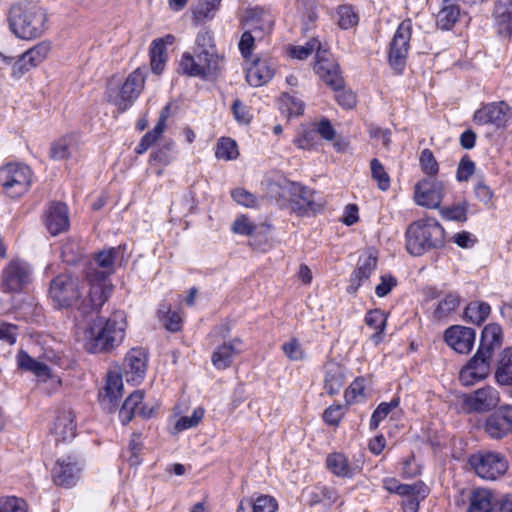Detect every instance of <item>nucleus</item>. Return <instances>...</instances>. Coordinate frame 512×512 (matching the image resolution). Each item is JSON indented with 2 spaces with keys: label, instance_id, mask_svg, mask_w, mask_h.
I'll return each instance as SVG.
<instances>
[{
  "label": "nucleus",
  "instance_id": "f257e3e1",
  "mask_svg": "<svg viewBox=\"0 0 512 512\" xmlns=\"http://www.w3.org/2000/svg\"><path fill=\"white\" fill-rule=\"evenodd\" d=\"M127 319L122 310L108 318L96 317L83 330V345L92 354L109 353L119 347L126 335Z\"/></svg>",
  "mask_w": 512,
  "mask_h": 512
},
{
  "label": "nucleus",
  "instance_id": "f03ea898",
  "mask_svg": "<svg viewBox=\"0 0 512 512\" xmlns=\"http://www.w3.org/2000/svg\"><path fill=\"white\" fill-rule=\"evenodd\" d=\"M119 255L118 247H110L95 253L87 261L84 279L89 287V306L102 307L113 290L110 277L115 273V261Z\"/></svg>",
  "mask_w": 512,
  "mask_h": 512
},
{
  "label": "nucleus",
  "instance_id": "7ed1b4c3",
  "mask_svg": "<svg viewBox=\"0 0 512 512\" xmlns=\"http://www.w3.org/2000/svg\"><path fill=\"white\" fill-rule=\"evenodd\" d=\"M8 20L16 37L31 40L46 30L47 13L37 1L23 0L10 8Z\"/></svg>",
  "mask_w": 512,
  "mask_h": 512
},
{
  "label": "nucleus",
  "instance_id": "20e7f679",
  "mask_svg": "<svg viewBox=\"0 0 512 512\" xmlns=\"http://www.w3.org/2000/svg\"><path fill=\"white\" fill-rule=\"evenodd\" d=\"M48 296L55 308L75 307L83 316L98 313L102 308L85 305L89 304V291L86 297H82L79 279L69 274H59L51 280Z\"/></svg>",
  "mask_w": 512,
  "mask_h": 512
},
{
  "label": "nucleus",
  "instance_id": "39448f33",
  "mask_svg": "<svg viewBox=\"0 0 512 512\" xmlns=\"http://www.w3.org/2000/svg\"><path fill=\"white\" fill-rule=\"evenodd\" d=\"M445 245V231L434 218L412 222L405 232V247L412 256H422L426 252Z\"/></svg>",
  "mask_w": 512,
  "mask_h": 512
},
{
  "label": "nucleus",
  "instance_id": "423d86ee",
  "mask_svg": "<svg viewBox=\"0 0 512 512\" xmlns=\"http://www.w3.org/2000/svg\"><path fill=\"white\" fill-rule=\"evenodd\" d=\"M146 75L147 69L138 67L126 77L124 82H120L114 77L109 79L105 91L106 100L117 107L119 112L127 111L142 93Z\"/></svg>",
  "mask_w": 512,
  "mask_h": 512
},
{
  "label": "nucleus",
  "instance_id": "0eeeda50",
  "mask_svg": "<svg viewBox=\"0 0 512 512\" xmlns=\"http://www.w3.org/2000/svg\"><path fill=\"white\" fill-rule=\"evenodd\" d=\"M224 58L217 51L185 52L182 54L179 69L190 77L212 79L218 76L223 68Z\"/></svg>",
  "mask_w": 512,
  "mask_h": 512
},
{
  "label": "nucleus",
  "instance_id": "6e6552de",
  "mask_svg": "<svg viewBox=\"0 0 512 512\" xmlns=\"http://www.w3.org/2000/svg\"><path fill=\"white\" fill-rule=\"evenodd\" d=\"M33 172L22 163H8L0 167V187L10 198L26 194L33 182Z\"/></svg>",
  "mask_w": 512,
  "mask_h": 512
},
{
  "label": "nucleus",
  "instance_id": "1a4fd4ad",
  "mask_svg": "<svg viewBox=\"0 0 512 512\" xmlns=\"http://www.w3.org/2000/svg\"><path fill=\"white\" fill-rule=\"evenodd\" d=\"M316 74L335 92L337 103L345 109H352L356 105V96L351 90L344 89V79L339 66L335 61H327L319 56Z\"/></svg>",
  "mask_w": 512,
  "mask_h": 512
},
{
  "label": "nucleus",
  "instance_id": "9d476101",
  "mask_svg": "<svg viewBox=\"0 0 512 512\" xmlns=\"http://www.w3.org/2000/svg\"><path fill=\"white\" fill-rule=\"evenodd\" d=\"M469 464L479 477L486 480H496L504 475L508 469V461L505 456L492 451L471 455Z\"/></svg>",
  "mask_w": 512,
  "mask_h": 512
},
{
  "label": "nucleus",
  "instance_id": "9b49d317",
  "mask_svg": "<svg viewBox=\"0 0 512 512\" xmlns=\"http://www.w3.org/2000/svg\"><path fill=\"white\" fill-rule=\"evenodd\" d=\"M411 35L412 21L405 19L398 25L390 42L388 61L392 69L398 73H401L405 67Z\"/></svg>",
  "mask_w": 512,
  "mask_h": 512
},
{
  "label": "nucleus",
  "instance_id": "f8f14e48",
  "mask_svg": "<svg viewBox=\"0 0 512 512\" xmlns=\"http://www.w3.org/2000/svg\"><path fill=\"white\" fill-rule=\"evenodd\" d=\"M49 52L50 44L47 42H40L24 52L14 62L12 57H7L0 52V61L5 62L6 64H12L11 76L14 79H20L26 73L41 64L47 58Z\"/></svg>",
  "mask_w": 512,
  "mask_h": 512
},
{
  "label": "nucleus",
  "instance_id": "ddd939ff",
  "mask_svg": "<svg viewBox=\"0 0 512 512\" xmlns=\"http://www.w3.org/2000/svg\"><path fill=\"white\" fill-rule=\"evenodd\" d=\"M499 402L500 393L491 385H485L462 395V405L468 413H485L495 410Z\"/></svg>",
  "mask_w": 512,
  "mask_h": 512
},
{
  "label": "nucleus",
  "instance_id": "4468645a",
  "mask_svg": "<svg viewBox=\"0 0 512 512\" xmlns=\"http://www.w3.org/2000/svg\"><path fill=\"white\" fill-rule=\"evenodd\" d=\"M445 196V183L436 178H423L414 186V201L428 209H439Z\"/></svg>",
  "mask_w": 512,
  "mask_h": 512
},
{
  "label": "nucleus",
  "instance_id": "2eb2a0df",
  "mask_svg": "<svg viewBox=\"0 0 512 512\" xmlns=\"http://www.w3.org/2000/svg\"><path fill=\"white\" fill-rule=\"evenodd\" d=\"M493 355L477 349L474 356L460 370L459 379L464 386L473 385L477 381L486 379L491 371Z\"/></svg>",
  "mask_w": 512,
  "mask_h": 512
},
{
  "label": "nucleus",
  "instance_id": "dca6fc26",
  "mask_svg": "<svg viewBox=\"0 0 512 512\" xmlns=\"http://www.w3.org/2000/svg\"><path fill=\"white\" fill-rule=\"evenodd\" d=\"M473 119L478 125L505 127L512 120V108L504 101L491 102L476 110Z\"/></svg>",
  "mask_w": 512,
  "mask_h": 512
},
{
  "label": "nucleus",
  "instance_id": "f3484780",
  "mask_svg": "<svg viewBox=\"0 0 512 512\" xmlns=\"http://www.w3.org/2000/svg\"><path fill=\"white\" fill-rule=\"evenodd\" d=\"M484 431L492 439H503L512 433V405L503 404L485 420Z\"/></svg>",
  "mask_w": 512,
  "mask_h": 512
},
{
  "label": "nucleus",
  "instance_id": "a211bd4d",
  "mask_svg": "<svg viewBox=\"0 0 512 512\" xmlns=\"http://www.w3.org/2000/svg\"><path fill=\"white\" fill-rule=\"evenodd\" d=\"M29 265L20 259H14L2 270L1 280L5 291L19 292L30 281Z\"/></svg>",
  "mask_w": 512,
  "mask_h": 512
},
{
  "label": "nucleus",
  "instance_id": "6ab92c4d",
  "mask_svg": "<svg viewBox=\"0 0 512 512\" xmlns=\"http://www.w3.org/2000/svg\"><path fill=\"white\" fill-rule=\"evenodd\" d=\"M291 209L300 216H309L321 211L323 205L315 200V191L294 183L290 185Z\"/></svg>",
  "mask_w": 512,
  "mask_h": 512
},
{
  "label": "nucleus",
  "instance_id": "aec40b11",
  "mask_svg": "<svg viewBox=\"0 0 512 512\" xmlns=\"http://www.w3.org/2000/svg\"><path fill=\"white\" fill-rule=\"evenodd\" d=\"M81 464L75 456H65L58 459L51 471L53 482L57 486L70 488L80 478Z\"/></svg>",
  "mask_w": 512,
  "mask_h": 512
},
{
  "label": "nucleus",
  "instance_id": "412c9836",
  "mask_svg": "<svg viewBox=\"0 0 512 512\" xmlns=\"http://www.w3.org/2000/svg\"><path fill=\"white\" fill-rule=\"evenodd\" d=\"M378 258L374 250L369 249L358 258L355 269L350 275L347 292L355 294L376 270Z\"/></svg>",
  "mask_w": 512,
  "mask_h": 512
},
{
  "label": "nucleus",
  "instance_id": "4be33fe9",
  "mask_svg": "<svg viewBox=\"0 0 512 512\" xmlns=\"http://www.w3.org/2000/svg\"><path fill=\"white\" fill-rule=\"evenodd\" d=\"M42 219L44 226L52 236L63 233L70 226L68 206L60 201H52L47 205Z\"/></svg>",
  "mask_w": 512,
  "mask_h": 512
},
{
  "label": "nucleus",
  "instance_id": "5701e85b",
  "mask_svg": "<svg viewBox=\"0 0 512 512\" xmlns=\"http://www.w3.org/2000/svg\"><path fill=\"white\" fill-rule=\"evenodd\" d=\"M148 354L143 348H132L125 357L124 371L128 383L140 384L147 371Z\"/></svg>",
  "mask_w": 512,
  "mask_h": 512
},
{
  "label": "nucleus",
  "instance_id": "b1692460",
  "mask_svg": "<svg viewBox=\"0 0 512 512\" xmlns=\"http://www.w3.org/2000/svg\"><path fill=\"white\" fill-rule=\"evenodd\" d=\"M476 332L473 328L454 325L444 332V340L449 347L460 354L469 353L475 343Z\"/></svg>",
  "mask_w": 512,
  "mask_h": 512
},
{
  "label": "nucleus",
  "instance_id": "393cba45",
  "mask_svg": "<svg viewBox=\"0 0 512 512\" xmlns=\"http://www.w3.org/2000/svg\"><path fill=\"white\" fill-rule=\"evenodd\" d=\"M302 496L305 504L310 507L316 505L331 507L339 497L335 488L321 483L305 488L302 492Z\"/></svg>",
  "mask_w": 512,
  "mask_h": 512
},
{
  "label": "nucleus",
  "instance_id": "a878e982",
  "mask_svg": "<svg viewBox=\"0 0 512 512\" xmlns=\"http://www.w3.org/2000/svg\"><path fill=\"white\" fill-rule=\"evenodd\" d=\"M175 37L167 34L164 37L154 39L149 47L150 66L153 73L160 75L166 66L168 45H172Z\"/></svg>",
  "mask_w": 512,
  "mask_h": 512
},
{
  "label": "nucleus",
  "instance_id": "bb28decb",
  "mask_svg": "<svg viewBox=\"0 0 512 512\" xmlns=\"http://www.w3.org/2000/svg\"><path fill=\"white\" fill-rule=\"evenodd\" d=\"M440 9L436 14V27L442 31L451 30L460 20L462 10L459 0H439Z\"/></svg>",
  "mask_w": 512,
  "mask_h": 512
},
{
  "label": "nucleus",
  "instance_id": "cd10ccee",
  "mask_svg": "<svg viewBox=\"0 0 512 512\" xmlns=\"http://www.w3.org/2000/svg\"><path fill=\"white\" fill-rule=\"evenodd\" d=\"M144 393L140 390L132 392L122 404L119 410V418L123 424L129 423L134 415L139 414L144 418H149L152 411H146L142 406Z\"/></svg>",
  "mask_w": 512,
  "mask_h": 512
},
{
  "label": "nucleus",
  "instance_id": "c85d7f7f",
  "mask_svg": "<svg viewBox=\"0 0 512 512\" xmlns=\"http://www.w3.org/2000/svg\"><path fill=\"white\" fill-rule=\"evenodd\" d=\"M242 344L243 342L240 338H234L230 342L217 347L211 357L213 365L220 370L228 368L234 356L241 353Z\"/></svg>",
  "mask_w": 512,
  "mask_h": 512
},
{
  "label": "nucleus",
  "instance_id": "c756f323",
  "mask_svg": "<svg viewBox=\"0 0 512 512\" xmlns=\"http://www.w3.org/2000/svg\"><path fill=\"white\" fill-rule=\"evenodd\" d=\"M313 52L315 53V65L314 70L316 71V66L318 65L319 61H321L320 57L323 56V59H326L327 61H333L330 56V52L327 49L322 48L321 42L317 38L310 39L305 45L300 46H292L289 49V55L292 58H296L299 60L307 59Z\"/></svg>",
  "mask_w": 512,
  "mask_h": 512
},
{
  "label": "nucleus",
  "instance_id": "7c9ffc66",
  "mask_svg": "<svg viewBox=\"0 0 512 512\" xmlns=\"http://www.w3.org/2000/svg\"><path fill=\"white\" fill-rule=\"evenodd\" d=\"M494 379L500 386H512V347H506L498 354Z\"/></svg>",
  "mask_w": 512,
  "mask_h": 512
},
{
  "label": "nucleus",
  "instance_id": "2f4dec72",
  "mask_svg": "<svg viewBox=\"0 0 512 512\" xmlns=\"http://www.w3.org/2000/svg\"><path fill=\"white\" fill-rule=\"evenodd\" d=\"M123 383L120 375L109 374L104 388V393L100 395V402L110 412L117 407L118 400L122 397Z\"/></svg>",
  "mask_w": 512,
  "mask_h": 512
},
{
  "label": "nucleus",
  "instance_id": "473e14b6",
  "mask_svg": "<svg viewBox=\"0 0 512 512\" xmlns=\"http://www.w3.org/2000/svg\"><path fill=\"white\" fill-rule=\"evenodd\" d=\"M387 319L388 314L380 309H371L365 315V324L374 330V333L370 336V340L376 346L384 340Z\"/></svg>",
  "mask_w": 512,
  "mask_h": 512
},
{
  "label": "nucleus",
  "instance_id": "72a5a7b5",
  "mask_svg": "<svg viewBox=\"0 0 512 512\" xmlns=\"http://www.w3.org/2000/svg\"><path fill=\"white\" fill-rule=\"evenodd\" d=\"M53 433L57 442L69 441L75 437L76 425L71 411L64 410L58 413L54 422Z\"/></svg>",
  "mask_w": 512,
  "mask_h": 512
},
{
  "label": "nucleus",
  "instance_id": "f704fd0d",
  "mask_svg": "<svg viewBox=\"0 0 512 512\" xmlns=\"http://www.w3.org/2000/svg\"><path fill=\"white\" fill-rule=\"evenodd\" d=\"M493 15L499 33L512 37V0H497Z\"/></svg>",
  "mask_w": 512,
  "mask_h": 512
},
{
  "label": "nucleus",
  "instance_id": "c9c22d12",
  "mask_svg": "<svg viewBox=\"0 0 512 512\" xmlns=\"http://www.w3.org/2000/svg\"><path fill=\"white\" fill-rule=\"evenodd\" d=\"M502 343L503 331L501 326L497 323H490L482 330L478 349L494 355L495 350L500 348Z\"/></svg>",
  "mask_w": 512,
  "mask_h": 512
},
{
  "label": "nucleus",
  "instance_id": "e433bc0d",
  "mask_svg": "<svg viewBox=\"0 0 512 512\" xmlns=\"http://www.w3.org/2000/svg\"><path fill=\"white\" fill-rule=\"evenodd\" d=\"M493 494L485 488L473 489L469 495L467 512H493Z\"/></svg>",
  "mask_w": 512,
  "mask_h": 512
},
{
  "label": "nucleus",
  "instance_id": "4c0bfd02",
  "mask_svg": "<svg viewBox=\"0 0 512 512\" xmlns=\"http://www.w3.org/2000/svg\"><path fill=\"white\" fill-rule=\"evenodd\" d=\"M326 467L337 477L351 478L354 475V469L347 456L340 452H334L327 455Z\"/></svg>",
  "mask_w": 512,
  "mask_h": 512
},
{
  "label": "nucleus",
  "instance_id": "58836bf2",
  "mask_svg": "<svg viewBox=\"0 0 512 512\" xmlns=\"http://www.w3.org/2000/svg\"><path fill=\"white\" fill-rule=\"evenodd\" d=\"M273 77V70L266 62L258 61L246 71V81L253 87L266 84Z\"/></svg>",
  "mask_w": 512,
  "mask_h": 512
},
{
  "label": "nucleus",
  "instance_id": "ea45409f",
  "mask_svg": "<svg viewBox=\"0 0 512 512\" xmlns=\"http://www.w3.org/2000/svg\"><path fill=\"white\" fill-rule=\"evenodd\" d=\"M222 0H198L192 10L193 20L196 24H201L212 20L219 10Z\"/></svg>",
  "mask_w": 512,
  "mask_h": 512
},
{
  "label": "nucleus",
  "instance_id": "a19ab883",
  "mask_svg": "<svg viewBox=\"0 0 512 512\" xmlns=\"http://www.w3.org/2000/svg\"><path fill=\"white\" fill-rule=\"evenodd\" d=\"M344 385V374L337 364H329L325 368L324 388L329 395L339 393Z\"/></svg>",
  "mask_w": 512,
  "mask_h": 512
},
{
  "label": "nucleus",
  "instance_id": "79ce46f5",
  "mask_svg": "<svg viewBox=\"0 0 512 512\" xmlns=\"http://www.w3.org/2000/svg\"><path fill=\"white\" fill-rule=\"evenodd\" d=\"M17 363L20 369L32 372L37 377H48L50 375V369L45 363L37 361L23 350L17 354Z\"/></svg>",
  "mask_w": 512,
  "mask_h": 512
},
{
  "label": "nucleus",
  "instance_id": "37998d69",
  "mask_svg": "<svg viewBox=\"0 0 512 512\" xmlns=\"http://www.w3.org/2000/svg\"><path fill=\"white\" fill-rule=\"evenodd\" d=\"M491 306L484 301H472L464 310L465 320L476 325L482 324L490 315Z\"/></svg>",
  "mask_w": 512,
  "mask_h": 512
},
{
  "label": "nucleus",
  "instance_id": "c03bdc74",
  "mask_svg": "<svg viewBox=\"0 0 512 512\" xmlns=\"http://www.w3.org/2000/svg\"><path fill=\"white\" fill-rule=\"evenodd\" d=\"M460 304V296L455 292L448 293L436 306L433 312L435 319L448 317Z\"/></svg>",
  "mask_w": 512,
  "mask_h": 512
},
{
  "label": "nucleus",
  "instance_id": "a18cd8bd",
  "mask_svg": "<svg viewBox=\"0 0 512 512\" xmlns=\"http://www.w3.org/2000/svg\"><path fill=\"white\" fill-rule=\"evenodd\" d=\"M399 403V398H393L390 402H381L371 415L369 422L370 430H376L390 412L399 406Z\"/></svg>",
  "mask_w": 512,
  "mask_h": 512
},
{
  "label": "nucleus",
  "instance_id": "49530a36",
  "mask_svg": "<svg viewBox=\"0 0 512 512\" xmlns=\"http://www.w3.org/2000/svg\"><path fill=\"white\" fill-rule=\"evenodd\" d=\"M250 22L254 31L259 29L265 33L271 32L274 25V20L270 13L259 7L252 10Z\"/></svg>",
  "mask_w": 512,
  "mask_h": 512
},
{
  "label": "nucleus",
  "instance_id": "de8ad7c7",
  "mask_svg": "<svg viewBox=\"0 0 512 512\" xmlns=\"http://www.w3.org/2000/svg\"><path fill=\"white\" fill-rule=\"evenodd\" d=\"M74 148V140L71 136H65L55 141L50 148V157L53 160H64L71 156Z\"/></svg>",
  "mask_w": 512,
  "mask_h": 512
},
{
  "label": "nucleus",
  "instance_id": "09e8293b",
  "mask_svg": "<svg viewBox=\"0 0 512 512\" xmlns=\"http://www.w3.org/2000/svg\"><path fill=\"white\" fill-rule=\"evenodd\" d=\"M176 145L172 140L166 141L150 154V160L161 165H168L175 159Z\"/></svg>",
  "mask_w": 512,
  "mask_h": 512
},
{
  "label": "nucleus",
  "instance_id": "8fccbe9b",
  "mask_svg": "<svg viewBox=\"0 0 512 512\" xmlns=\"http://www.w3.org/2000/svg\"><path fill=\"white\" fill-rule=\"evenodd\" d=\"M468 207V203L463 201L451 206L440 207L439 213L445 220L465 222L467 220Z\"/></svg>",
  "mask_w": 512,
  "mask_h": 512
},
{
  "label": "nucleus",
  "instance_id": "3c124183",
  "mask_svg": "<svg viewBox=\"0 0 512 512\" xmlns=\"http://www.w3.org/2000/svg\"><path fill=\"white\" fill-rule=\"evenodd\" d=\"M84 256L81 245L73 240H68L62 245L61 258L63 262L69 265L77 264Z\"/></svg>",
  "mask_w": 512,
  "mask_h": 512
},
{
  "label": "nucleus",
  "instance_id": "603ef678",
  "mask_svg": "<svg viewBox=\"0 0 512 512\" xmlns=\"http://www.w3.org/2000/svg\"><path fill=\"white\" fill-rule=\"evenodd\" d=\"M237 143L231 138H221L215 149V156L219 160H234L238 157Z\"/></svg>",
  "mask_w": 512,
  "mask_h": 512
},
{
  "label": "nucleus",
  "instance_id": "864d4df0",
  "mask_svg": "<svg viewBox=\"0 0 512 512\" xmlns=\"http://www.w3.org/2000/svg\"><path fill=\"white\" fill-rule=\"evenodd\" d=\"M419 166L421 171L428 176V178H436L439 173V163L437 162L433 152L425 148L421 151L419 157Z\"/></svg>",
  "mask_w": 512,
  "mask_h": 512
},
{
  "label": "nucleus",
  "instance_id": "5fc2aeb1",
  "mask_svg": "<svg viewBox=\"0 0 512 512\" xmlns=\"http://www.w3.org/2000/svg\"><path fill=\"white\" fill-rule=\"evenodd\" d=\"M338 25L341 29L347 30L356 26L359 22V15L351 5H341L337 9Z\"/></svg>",
  "mask_w": 512,
  "mask_h": 512
},
{
  "label": "nucleus",
  "instance_id": "6e6d98bb",
  "mask_svg": "<svg viewBox=\"0 0 512 512\" xmlns=\"http://www.w3.org/2000/svg\"><path fill=\"white\" fill-rule=\"evenodd\" d=\"M370 169L371 177L377 182L378 188L382 191L388 190L391 185L390 176L377 158L370 161Z\"/></svg>",
  "mask_w": 512,
  "mask_h": 512
},
{
  "label": "nucleus",
  "instance_id": "4d7b16f0",
  "mask_svg": "<svg viewBox=\"0 0 512 512\" xmlns=\"http://www.w3.org/2000/svg\"><path fill=\"white\" fill-rule=\"evenodd\" d=\"M247 505L251 506L252 512H276L278 509L277 500L270 495H259L247 501Z\"/></svg>",
  "mask_w": 512,
  "mask_h": 512
},
{
  "label": "nucleus",
  "instance_id": "13d9d810",
  "mask_svg": "<svg viewBox=\"0 0 512 512\" xmlns=\"http://www.w3.org/2000/svg\"><path fill=\"white\" fill-rule=\"evenodd\" d=\"M203 417L204 409L201 407L195 408L191 416H182L176 421L174 426L175 433L196 427Z\"/></svg>",
  "mask_w": 512,
  "mask_h": 512
},
{
  "label": "nucleus",
  "instance_id": "bf43d9fd",
  "mask_svg": "<svg viewBox=\"0 0 512 512\" xmlns=\"http://www.w3.org/2000/svg\"><path fill=\"white\" fill-rule=\"evenodd\" d=\"M170 104H167L160 112L158 121L151 131H148L143 136L149 137L150 143L153 145L161 137L166 129V121L170 116Z\"/></svg>",
  "mask_w": 512,
  "mask_h": 512
},
{
  "label": "nucleus",
  "instance_id": "052dcab7",
  "mask_svg": "<svg viewBox=\"0 0 512 512\" xmlns=\"http://www.w3.org/2000/svg\"><path fill=\"white\" fill-rule=\"evenodd\" d=\"M0 512H28V505L22 498L3 496L0 497Z\"/></svg>",
  "mask_w": 512,
  "mask_h": 512
},
{
  "label": "nucleus",
  "instance_id": "680f3d73",
  "mask_svg": "<svg viewBox=\"0 0 512 512\" xmlns=\"http://www.w3.org/2000/svg\"><path fill=\"white\" fill-rule=\"evenodd\" d=\"M203 51H217L214 41V35L209 30H201L198 32L195 39V46L193 53Z\"/></svg>",
  "mask_w": 512,
  "mask_h": 512
},
{
  "label": "nucleus",
  "instance_id": "e2e57ef3",
  "mask_svg": "<svg viewBox=\"0 0 512 512\" xmlns=\"http://www.w3.org/2000/svg\"><path fill=\"white\" fill-rule=\"evenodd\" d=\"M429 488L423 481H417L413 484H400L397 495L406 498L411 495L428 496Z\"/></svg>",
  "mask_w": 512,
  "mask_h": 512
},
{
  "label": "nucleus",
  "instance_id": "0e129e2a",
  "mask_svg": "<svg viewBox=\"0 0 512 512\" xmlns=\"http://www.w3.org/2000/svg\"><path fill=\"white\" fill-rule=\"evenodd\" d=\"M282 351L291 361H300L305 357V351L297 338H291L282 345Z\"/></svg>",
  "mask_w": 512,
  "mask_h": 512
},
{
  "label": "nucleus",
  "instance_id": "69168bd1",
  "mask_svg": "<svg viewBox=\"0 0 512 512\" xmlns=\"http://www.w3.org/2000/svg\"><path fill=\"white\" fill-rule=\"evenodd\" d=\"M292 184L286 179H283L282 182L269 181L267 189L270 198L277 201L285 199L288 194L290 195V185Z\"/></svg>",
  "mask_w": 512,
  "mask_h": 512
},
{
  "label": "nucleus",
  "instance_id": "338daca9",
  "mask_svg": "<svg viewBox=\"0 0 512 512\" xmlns=\"http://www.w3.org/2000/svg\"><path fill=\"white\" fill-rule=\"evenodd\" d=\"M19 327L16 324L0 321V341L12 346L16 343Z\"/></svg>",
  "mask_w": 512,
  "mask_h": 512
},
{
  "label": "nucleus",
  "instance_id": "774afa93",
  "mask_svg": "<svg viewBox=\"0 0 512 512\" xmlns=\"http://www.w3.org/2000/svg\"><path fill=\"white\" fill-rule=\"evenodd\" d=\"M345 406L331 405L324 410L323 421L330 426H338L345 415Z\"/></svg>",
  "mask_w": 512,
  "mask_h": 512
}]
</instances>
